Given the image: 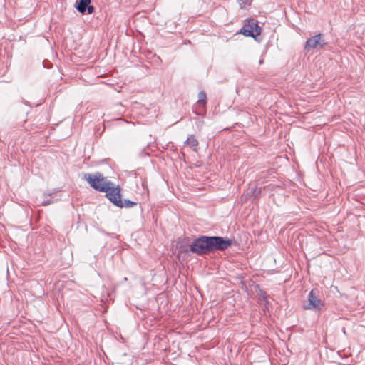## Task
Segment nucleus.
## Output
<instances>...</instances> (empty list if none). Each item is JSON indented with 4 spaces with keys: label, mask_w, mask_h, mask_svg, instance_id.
I'll list each match as a JSON object with an SVG mask.
<instances>
[{
    "label": "nucleus",
    "mask_w": 365,
    "mask_h": 365,
    "mask_svg": "<svg viewBox=\"0 0 365 365\" xmlns=\"http://www.w3.org/2000/svg\"><path fill=\"white\" fill-rule=\"evenodd\" d=\"M327 43L323 38V36L319 34L307 40L304 48L307 51L312 49L318 51L322 48Z\"/></svg>",
    "instance_id": "nucleus-5"
},
{
    "label": "nucleus",
    "mask_w": 365,
    "mask_h": 365,
    "mask_svg": "<svg viewBox=\"0 0 365 365\" xmlns=\"http://www.w3.org/2000/svg\"><path fill=\"white\" fill-rule=\"evenodd\" d=\"M137 205V202H133V201L129 200H125L123 201L120 200V203H118L117 206L119 207L129 208V207H133L134 205Z\"/></svg>",
    "instance_id": "nucleus-10"
},
{
    "label": "nucleus",
    "mask_w": 365,
    "mask_h": 365,
    "mask_svg": "<svg viewBox=\"0 0 365 365\" xmlns=\"http://www.w3.org/2000/svg\"><path fill=\"white\" fill-rule=\"evenodd\" d=\"M210 252L214 250H224L231 245L230 240H225L222 237H208Z\"/></svg>",
    "instance_id": "nucleus-2"
},
{
    "label": "nucleus",
    "mask_w": 365,
    "mask_h": 365,
    "mask_svg": "<svg viewBox=\"0 0 365 365\" xmlns=\"http://www.w3.org/2000/svg\"><path fill=\"white\" fill-rule=\"evenodd\" d=\"M50 197H51V195L45 194L44 195V199H43V200L41 204L43 205H50L52 202V201L49 199Z\"/></svg>",
    "instance_id": "nucleus-13"
},
{
    "label": "nucleus",
    "mask_w": 365,
    "mask_h": 365,
    "mask_svg": "<svg viewBox=\"0 0 365 365\" xmlns=\"http://www.w3.org/2000/svg\"><path fill=\"white\" fill-rule=\"evenodd\" d=\"M185 143L194 149L198 145V141L193 135L189 136Z\"/></svg>",
    "instance_id": "nucleus-11"
},
{
    "label": "nucleus",
    "mask_w": 365,
    "mask_h": 365,
    "mask_svg": "<svg viewBox=\"0 0 365 365\" xmlns=\"http://www.w3.org/2000/svg\"><path fill=\"white\" fill-rule=\"evenodd\" d=\"M208 237L202 236L195 240L191 245L190 250L196 254H206L210 252Z\"/></svg>",
    "instance_id": "nucleus-3"
},
{
    "label": "nucleus",
    "mask_w": 365,
    "mask_h": 365,
    "mask_svg": "<svg viewBox=\"0 0 365 365\" xmlns=\"http://www.w3.org/2000/svg\"><path fill=\"white\" fill-rule=\"evenodd\" d=\"M252 0H238L239 6L241 9H245L247 6L251 4Z\"/></svg>",
    "instance_id": "nucleus-12"
},
{
    "label": "nucleus",
    "mask_w": 365,
    "mask_h": 365,
    "mask_svg": "<svg viewBox=\"0 0 365 365\" xmlns=\"http://www.w3.org/2000/svg\"><path fill=\"white\" fill-rule=\"evenodd\" d=\"M84 179L93 189L99 192L108 190L107 187L110 185L111 182L98 172L95 173H86L84 174Z\"/></svg>",
    "instance_id": "nucleus-1"
},
{
    "label": "nucleus",
    "mask_w": 365,
    "mask_h": 365,
    "mask_svg": "<svg viewBox=\"0 0 365 365\" xmlns=\"http://www.w3.org/2000/svg\"><path fill=\"white\" fill-rule=\"evenodd\" d=\"M90 3L91 0H80L76 6V9L81 14L87 11L88 14H91L94 11V7L90 5Z\"/></svg>",
    "instance_id": "nucleus-8"
},
{
    "label": "nucleus",
    "mask_w": 365,
    "mask_h": 365,
    "mask_svg": "<svg viewBox=\"0 0 365 365\" xmlns=\"http://www.w3.org/2000/svg\"><path fill=\"white\" fill-rule=\"evenodd\" d=\"M261 33V28L255 19H250L240 30V34L246 36L255 38Z\"/></svg>",
    "instance_id": "nucleus-4"
},
{
    "label": "nucleus",
    "mask_w": 365,
    "mask_h": 365,
    "mask_svg": "<svg viewBox=\"0 0 365 365\" xmlns=\"http://www.w3.org/2000/svg\"><path fill=\"white\" fill-rule=\"evenodd\" d=\"M107 190L103 192H106V195L109 200L117 206L118 203H120V188L118 186H115L111 182L110 185L108 186Z\"/></svg>",
    "instance_id": "nucleus-6"
},
{
    "label": "nucleus",
    "mask_w": 365,
    "mask_h": 365,
    "mask_svg": "<svg viewBox=\"0 0 365 365\" xmlns=\"http://www.w3.org/2000/svg\"><path fill=\"white\" fill-rule=\"evenodd\" d=\"M304 309H313L320 311L324 307L323 302L318 299L314 290H312L308 295V303L304 304Z\"/></svg>",
    "instance_id": "nucleus-7"
},
{
    "label": "nucleus",
    "mask_w": 365,
    "mask_h": 365,
    "mask_svg": "<svg viewBox=\"0 0 365 365\" xmlns=\"http://www.w3.org/2000/svg\"><path fill=\"white\" fill-rule=\"evenodd\" d=\"M207 96L205 91H200L198 93L197 103L200 106L205 107L206 104Z\"/></svg>",
    "instance_id": "nucleus-9"
}]
</instances>
